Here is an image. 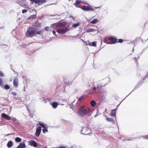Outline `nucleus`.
<instances>
[{
	"label": "nucleus",
	"instance_id": "obj_11",
	"mask_svg": "<svg viewBox=\"0 0 148 148\" xmlns=\"http://www.w3.org/2000/svg\"><path fill=\"white\" fill-rule=\"evenodd\" d=\"M25 145L24 142L20 143L19 145L17 147V148H25Z\"/></svg>",
	"mask_w": 148,
	"mask_h": 148
},
{
	"label": "nucleus",
	"instance_id": "obj_2",
	"mask_svg": "<svg viewBox=\"0 0 148 148\" xmlns=\"http://www.w3.org/2000/svg\"><path fill=\"white\" fill-rule=\"evenodd\" d=\"M35 32V29L34 28L29 27L25 33V36L28 37H32L34 36V34H36Z\"/></svg>",
	"mask_w": 148,
	"mask_h": 148
},
{
	"label": "nucleus",
	"instance_id": "obj_5",
	"mask_svg": "<svg viewBox=\"0 0 148 148\" xmlns=\"http://www.w3.org/2000/svg\"><path fill=\"white\" fill-rule=\"evenodd\" d=\"M108 39L109 40L111 41L112 43H107L108 44H115L118 42L116 38H115L114 36H112L109 37Z\"/></svg>",
	"mask_w": 148,
	"mask_h": 148
},
{
	"label": "nucleus",
	"instance_id": "obj_19",
	"mask_svg": "<svg viewBox=\"0 0 148 148\" xmlns=\"http://www.w3.org/2000/svg\"><path fill=\"white\" fill-rule=\"evenodd\" d=\"M15 141L16 142H19L21 141L22 139L18 137H16L15 139Z\"/></svg>",
	"mask_w": 148,
	"mask_h": 148
},
{
	"label": "nucleus",
	"instance_id": "obj_20",
	"mask_svg": "<svg viewBox=\"0 0 148 148\" xmlns=\"http://www.w3.org/2000/svg\"><path fill=\"white\" fill-rule=\"evenodd\" d=\"M36 14H34L30 16L28 18L29 19H33L36 18Z\"/></svg>",
	"mask_w": 148,
	"mask_h": 148
},
{
	"label": "nucleus",
	"instance_id": "obj_33",
	"mask_svg": "<svg viewBox=\"0 0 148 148\" xmlns=\"http://www.w3.org/2000/svg\"><path fill=\"white\" fill-rule=\"evenodd\" d=\"M84 98V96H82L80 97L78 101H81Z\"/></svg>",
	"mask_w": 148,
	"mask_h": 148
},
{
	"label": "nucleus",
	"instance_id": "obj_48",
	"mask_svg": "<svg viewBox=\"0 0 148 148\" xmlns=\"http://www.w3.org/2000/svg\"><path fill=\"white\" fill-rule=\"evenodd\" d=\"M21 6H22V7H23V5H21Z\"/></svg>",
	"mask_w": 148,
	"mask_h": 148
},
{
	"label": "nucleus",
	"instance_id": "obj_12",
	"mask_svg": "<svg viewBox=\"0 0 148 148\" xmlns=\"http://www.w3.org/2000/svg\"><path fill=\"white\" fill-rule=\"evenodd\" d=\"M80 8L84 11H89V6L86 5H82Z\"/></svg>",
	"mask_w": 148,
	"mask_h": 148
},
{
	"label": "nucleus",
	"instance_id": "obj_45",
	"mask_svg": "<svg viewBox=\"0 0 148 148\" xmlns=\"http://www.w3.org/2000/svg\"><path fill=\"white\" fill-rule=\"evenodd\" d=\"M10 135V134H8L7 135V136H9V135Z\"/></svg>",
	"mask_w": 148,
	"mask_h": 148
},
{
	"label": "nucleus",
	"instance_id": "obj_4",
	"mask_svg": "<svg viewBox=\"0 0 148 148\" xmlns=\"http://www.w3.org/2000/svg\"><path fill=\"white\" fill-rule=\"evenodd\" d=\"M32 3H34L36 4H38V5H40L46 2V0H30Z\"/></svg>",
	"mask_w": 148,
	"mask_h": 148
},
{
	"label": "nucleus",
	"instance_id": "obj_27",
	"mask_svg": "<svg viewBox=\"0 0 148 148\" xmlns=\"http://www.w3.org/2000/svg\"><path fill=\"white\" fill-rule=\"evenodd\" d=\"M95 10V8H93L90 6H89V11H94Z\"/></svg>",
	"mask_w": 148,
	"mask_h": 148
},
{
	"label": "nucleus",
	"instance_id": "obj_29",
	"mask_svg": "<svg viewBox=\"0 0 148 148\" xmlns=\"http://www.w3.org/2000/svg\"><path fill=\"white\" fill-rule=\"evenodd\" d=\"M39 125H40L43 128H46L45 125L42 123H40L39 124Z\"/></svg>",
	"mask_w": 148,
	"mask_h": 148
},
{
	"label": "nucleus",
	"instance_id": "obj_30",
	"mask_svg": "<svg viewBox=\"0 0 148 148\" xmlns=\"http://www.w3.org/2000/svg\"><path fill=\"white\" fill-rule=\"evenodd\" d=\"M96 42L95 41L93 42L92 43V46H94L96 47Z\"/></svg>",
	"mask_w": 148,
	"mask_h": 148
},
{
	"label": "nucleus",
	"instance_id": "obj_43",
	"mask_svg": "<svg viewBox=\"0 0 148 148\" xmlns=\"http://www.w3.org/2000/svg\"><path fill=\"white\" fill-rule=\"evenodd\" d=\"M16 119H15L14 118L12 119V121H16Z\"/></svg>",
	"mask_w": 148,
	"mask_h": 148
},
{
	"label": "nucleus",
	"instance_id": "obj_36",
	"mask_svg": "<svg viewBox=\"0 0 148 148\" xmlns=\"http://www.w3.org/2000/svg\"><path fill=\"white\" fill-rule=\"evenodd\" d=\"M11 94H12L13 95H14V96H16L17 95V94L16 93V92H12V93H11Z\"/></svg>",
	"mask_w": 148,
	"mask_h": 148
},
{
	"label": "nucleus",
	"instance_id": "obj_14",
	"mask_svg": "<svg viewBox=\"0 0 148 148\" xmlns=\"http://www.w3.org/2000/svg\"><path fill=\"white\" fill-rule=\"evenodd\" d=\"M58 105V103L56 102H54L52 104V107L54 108H56L57 107Z\"/></svg>",
	"mask_w": 148,
	"mask_h": 148
},
{
	"label": "nucleus",
	"instance_id": "obj_25",
	"mask_svg": "<svg viewBox=\"0 0 148 148\" xmlns=\"http://www.w3.org/2000/svg\"><path fill=\"white\" fill-rule=\"evenodd\" d=\"M95 30L94 29H89L86 30V32H92L94 31Z\"/></svg>",
	"mask_w": 148,
	"mask_h": 148
},
{
	"label": "nucleus",
	"instance_id": "obj_18",
	"mask_svg": "<svg viewBox=\"0 0 148 148\" xmlns=\"http://www.w3.org/2000/svg\"><path fill=\"white\" fill-rule=\"evenodd\" d=\"M40 25V24L38 21H37L33 24V25L34 27H39Z\"/></svg>",
	"mask_w": 148,
	"mask_h": 148
},
{
	"label": "nucleus",
	"instance_id": "obj_24",
	"mask_svg": "<svg viewBox=\"0 0 148 148\" xmlns=\"http://www.w3.org/2000/svg\"><path fill=\"white\" fill-rule=\"evenodd\" d=\"M3 79H2L0 78V86L2 87L3 85Z\"/></svg>",
	"mask_w": 148,
	"mask_h": 148
},
{
	"label": "nucleus",
	"instance_id": "obj_7",
	"mask_svg": "<svg viewBox=\"0 0 148 148\" xmlns=\"http://www.w3.org/2000/svg\"><path fill=\"white\" fill-rule=\"evenodd\" d=\"M29 143L30 145L34 147H36L37 146V143L34 140H30L29 142Z\"/></svg>",
	"mask_w": 148,
	"mask_h": 148
},
{
	"label": "nucleus",
	"instance_id": "obj_6",
	"mask_svg": "<svg viewBox=\"0 0 148 148\" xmlns=\"http://www.w3.org/2000/svg\"><path fill=\"white\" fill-rule=\"evenodd\" d=\"M13 84L14 86L17 87L18 85V79L17 76L15 77L13 80Z\"/></svg>",
	"mask_w": 148,
	"mask_h": 148
},
{
	"label": "nucleus",
	"instance_id": "obj_22",
	"mask_svg": "<svg viewBox=\"0 0 148 148\" xmlns=\"http://www.w3.org/2000/svg\"><path fill=\"white\" fill-rule=\"evenodd\" d=\"M80 23H74L72 25V27H76L80 25Z\"/></svg>",
	"mask_w": 148,
	"mask_h": 148
},
{
	"label": "nucleus",
	"instance_id": "obj_1",
	"mask_svg": "<svg viewBox=\"0 0 148 148\" xmlns=\"http://www.w3.org/2000/svg\"><path fill=\"white\" fill-rule=\"evenodd\" d=\"M90 109L84 106L81 107L78 110L77 112L78 114L81 116H90Z\"/></svg>",
	"mask_w": 148,
	"mask_h": 148
},
{
	"label": "nucleus",
	"instance_id": "obj_47",
	"mask_svg": "<svg viewBox=\"0 0 148 148\" xmlns=\"http://www.w3.org/2000/svg\"><path fill=\"white\" fill-rule=\"evenodd\" d=\"M44 148H47V147H45Z\"/></svg>",
	"mask_w": 148,
	"mask_h": 148
},
{
	"label": "nucleus",
	"instance_id": "obj_10",
	"mask_svg": "<svg viewBox=\"0 0 148 148\" xmlns=\"http://www.w3.org/2000/svg\"><path fill=\"white\" fill-rule=\"evenodd\" d=\"M41 127H38L36 129L35 134L37 136H39L41 132Z\"/></svg>",
	"mask_w": 148,
	"mask_h": 148
},
{
	"label": "nucleus",
	"instance_id": "obj_17",
	"mask_svg": "<svg viewBox=\"0 0 148 148\" xmlns=\"http://www.w3.org/2000/svg\"><path fill=\"white\" fill-rule=\"evenodd\" d=\"M90 104L91 106L94 107L96 105V102L94 100H92L90 101Z\"/></svg>",
	"mask_w": 148,
	"mask_h": 148
},
{
	"label": "nucleus",
	"instance_id": "obj_9",
	"mask_svg": "<svg viewBox=\"0 0 148 148\" xmlns=\"http://www.w3.org/2000/svg\"><path fill=\"white\" fill-rule=\"evenodd\" d=\"M69 30L68 29L66 28L65 29H58L57 30V32L60 34H64L66 32Z\"/></svg>",
	"mask_w": 148,
	"mask_h": 148
},
{
	"label": "nucleus",
	"instance_id": "obj_21",
	"mask_svg": "<svg viewBox=\"0 0 148 148\" xmlns=\"http://www.w3.org/2000/svg\"><path fill=\"white\" fill-rule=\"evenodd\" d=\"M106 120L107 121L111 122L113 123H114V120L112 118H107Z\"/></svg>",
	"mask_w": 148,
	"mask_h": 148
},
{
	"label": "nucleus",
	"instance_id": "obj_44",
	"mask_svg": "<svg viewBox=\"0 0 148 148\" xmlns=\"http://www.w3.org/2000/svg\"><path fill=\"white\" fill-rule=\"evenodd\" d=\"M47 28V27H45V29L47 30L46 29Z\"/></svg>",
	"mask_w": 148,
	"mask_h": 148
},
{
	"label": "nucleus",
	"instance_id": "obj_37",
	"mask_svg": "<svg viewBox=\"0 0 148 148\" xmlns=\"http://www.w3.org/2000/svg\"><path fill=\"white\" fill-rule=\"evenodd\" d=\"M41 32H42L41 31H39L38 32H36V34L40 35L41 34Z\"/></svg>",
	"mask_w": 148,
	"mask_h": 148
},
{
	"label": "nucleus",
	"instance_id": "obj_41",
	"mask_svg": "<svg viewBox=\"0 0 148 148\" xmlns=\"http://www.w3.org/2000/svg\"><path fill=\"white\" fill-rule=\"evenodd\" d=\"M92 42H89L88 43V45L89 46H92Z\"/></svg>",
	"mask_w": 148,
	"mask_h": 148
},
{
	"label": "nucleus",
	"instance_id": "obj_35",
	"mask_svg": "<svg viewBox=\"0 0 148 148\" xmlns=\"http://www.w3.org/2000/svg\"><path fill=\"white\" fill-rule=\"evenodd\" d=\"M123 41V40L122 39H119L118 40V42L119 43H122Z\"/></svg>",
	"mask_w": 148,
	"mask_h": 148
},
{
	"label": "nucleus",
	"instance_id": "obj_39",
	"mask_svg": "<svg viewBox=\"0 0 148 148\" xmlns=\"http://www.w3.org/2000/svg\"><path fill=\"white\" fill-rule=\"evenodd\" d=\"M134 60L136 62H137L138 61V58L136 57L134 58Z\"/></svg>",
	"mask_w": 148,
	"mask_h": 148
},
{
	"label": "nucleus",
	"instance_id": "obj_3",
	"mask_svg": "<svg viewBox=\"0 0 148 148\" xmlns=\"http://www.w3.org/2000/svg\"><path fill=\"white\" fill-rule=\"evenodd\" d=\"M91 132V130L87 127H84L82 128L81 131L82 133L84 135L89 134Z\"/></svg>",
	"mask_w": 148,
	"mask_h": 148
},
{
	"label": "nucleus",
	"instance_id": "obj_46",
	"mask_svg": "<svg viewBox=\"0 0 148 148\" xmlns=\"http://www.w3.org/2000/svg\"><path fill=\"white\" fill-rule=\"evenodd\" d=\"M146 138L148 140V137H147Z\"/></svg>",
	"mask_w": 148,
	"mask_h": 148
},
{
	"label": "nucleus",
	"instance_id": "obj_28",
	"mask_svg": "<svg viewBox=\"0 0 148 148\" xmlns=\"http://www.w3.org/2000/svg\"><path fill=\"white\" fill-rule=\"evenodd\" d=\"M81 3V2L80 1L78 0H77L76 3H75V4L76 5H79Z\"/></svg>",
	"mask_w": 148,
	"mask_h": 148
},
{
	"label": "nucleus",
	"instance_id": "obj_42",
	"mask_svg": "<svg viewBox=\"0 0 148 148\" xmlns=\"http://www.w3.org/2000/svg\"><path fill=\"white\" fill-rule=\"evenodd\" d=\"M52 32L53 34L55 35L56 34V32L55 31H53Z\"/></svg>",
	"mask_w": 148,
	"mask_h": 148
},
{
	"label": "nucleus",
	"instance_id": "obj_16",
	"mask_svg": "<svg viewBox=\"0 0 148 148\" xmlns=\"http://www.w3.org/2000/svg\"><path fill=\"white\" fill-rule=\"evenodd\" d=\"M101 87V86H100V85H98L96 87H93L92 89V93L95 92L96 90L97 89H98L99 88H100Z\"/></svg>",
	"mask_w": 148,
	"mask_h": 148
},
{
	"label": "nucleus",
	"instance_id": "obj_32",
	"mask_svg": "<svg viewBox=\"0 0 148 148\" xmlns=\"http://www.w3.org/2000/svg\"><path fill=\"white\" fill-rule=\"evenodd\" d=\"M42 132H43L44 133H45L47 132H48V130L46 129H43L42 130Z\"/></svg>",
	"mask_w": 148,
	"mask_h": 148
},
{
	"label": "nucleus",
	"instance_id": "obj_34",
	"mask_svg": "<svg viewBox=\"0 0 148 148\" xmlns=\"http://www.w3.org/2000/svg\"><path fill=\"white\" fill-rule=\"evenodd\" d=\"M27 11V10L23 9L22 10V12L23 13H25Z\"/></svg>",
	"mask_w": 148,
	"mask_h": 148
},
{
	"label": "nucleus",
	"instance_id": "obj_13",
	"mask_svg": "<svg viewBox=\"0 0 148 148\" xmlns=\"http://www.w3.org/2000/svg\"><path fill=\"white\" fill-rule=\"evenodd\" d=\"M117 109V108L116 109H115L114 110H112L111 113V115L112 116H114L116 115V110Z\"/></svg>",
	"mask_w": 148,
	"mask_h": 148
},
{
	"label": "nucleus",
	"instance_id": "obj_8",
	"mask_svg": "<svg viewBox=\"0 0 148 148\" xmlns=\"http://www.w3.org/2000/svg\"><path fill=\"white\" fill-rule=\"evenodd\" d=\"M1 116L2 118L7 120H11L12 119L10 116L5 113H2L1 114Z\"/></svg>",
	"mask_w": 148,
	"mask_h": 148
},
{
	"label": "nucleus",
	"instance_id": "obj_23",
	"mask_svg": "<svg viewBox=\"0 0 148 148\" xmlns=\"http://www.w3.org/2000/svg\"><path fill=\"white\" fill-rule=\"evenodd\" d=\"M98 21L97 19H93L91 22V23L92 24H95Z\"/></svg>",
	"mask_w": 148,
	"mask_h": 148
},
{
	"label": "nucleus",
	"instance_id": "obj_26",
	"mask_svg": "<svg viewBox=\"0 0 148 148\" xmlns=\"http://www.w3.org/2000/svg\"><path fill=\"white\" fill-rule=\"evenodd\" d=\"M4 88L6 90H8L10 88V87L8 85L5 84L4 86Z\"/></svg>",
	"mask_w": 148,
	"mask_h": 148
},
{
	"label": "nucleus",
	"instance_id": "obj_38",
	"mask_svg": "<svg viewBox=\"0 0 148 148\" xmlns=\"http://www.w3.org/2000/svg\"><path fill=\"white\" fill-rule=\"evenodd\" d=\"M61 25L63 26H65L66 25V23H63L61 24Z\"/></svg>",
	"mask_w": 148,
	"mask_h": 148
},
{
	"label": "nucleus",
	"instance_id": "obj_15",
	"mask_svg": "<svg viewBox=\"0 0 148 148\" xmlns=\"http://www.w3.org/2000/svg\"><path fill=\"white\" fill-rule=\"evenodd\" d=\"M13 143L11 141H9L7 144V146L8 148H10L13 145Z\"/></svg>",
	"mask_w": 148,
	"mask_h": 148
},
{
	"label": "nucleus",
	"instance_id": "obj_31",
	"mask_svg": "<svg viewBox=\"0 0 148 148\" xmlns=\"http://www.w3.org/2000/svg\"><path fill=\"white\" fill-rule=\"evenodd\" d=\"M0 76L1 77H3L4 76V73L1 71H0Z\"/></svg>",
	"mask_w": 148,
	"mask_h": 148
},
{
	"label": "nucleus",
	"instance_id": "obj_40",
	"mask_svg": "<svg viewBox=\"0 0 148 148\" xmlns=\"http://www.w3.org/2000/svg\"><path fill=\"white\" fill-rule=\"evenodd\" d=\"M103 42H104V43H106L107 44V42H106V38H104L103 40Z\"/></svg>",
	"mask_w": 148,
	"mask_h": 148
}]
</instances>
